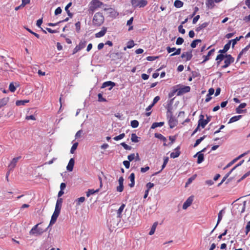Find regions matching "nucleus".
Masks as SVG:
<instances>
[{"mask_svg":"<svg viewBox=\"0 0 250 250\" xmlns=\"http://www.w3.org/2000/svg\"><path fill=\"white\" fill-rule=\"evenodd\" d=\"M62 203V199L61 198H58L56 204L54 212L51 217V219L50 222V225L54 224L56 221L60 213Z\"/></svg>","mask_w":250,"mask_h":250,"instance_id":"f257e3e1","label":"nucleus"},{"mask_svg":"<svg viewBox=\"0 0 250 250\" xmlns=\"http://www.w3.org/2000/svg\"><path fill=\"white\" fill-rule=\"evenodd\" d=\"M104 21V18L103 14L100 12H97L93 16L92 24L95 27L101 26Z\"/></svg>","mask_w":250,"mask_h":250,"instance_id":"f03ea898","label":"nucleus"},{"mask_svg":"<svg viewBox=\"0 0 250 250\" xmlns=\"http://www.w3.org/2000/svg\"><path fill=\"white\" fill-rule=\"evenodd\" d=\"M204 118L205 116L204 115L200 114L199 115L197 127L194 130L192 135L194 134L198 131V130L199 129L200 127H201L202 128H204L208 124V121H206Z\"/></svg>","mask_w":250,"mask_h":250,"instance_id":"7ed1b4c3","label":"nucleus"},{"mask_svg":"<svg viewBox=\"0 0 250 250\" xmlns=\"http://www.w3.org/2000/svg\"><path fill=\"white\" fill-rule=\"evenodd\" d=\"M130 2L134 8H143L148 3L146 0H131Z\"/></svg>","mask_w":250,"mask_h":250,"instance_id":"20e7f679","label":"nucleus"},{"mask_svg":"<svg viewBox=\"0 0 250 250\" xmlns=\"http://www.w3.org/2000/svg\"><path fill=\"white\" fill-rule=\"evenodd\" d=\"M103 5L104 3L102 1L97 0H92L89 3V10L93 12L97 8H100Z\"/></svg>","mask_w":250,"mask_h":250,"instance_id":"39448f33","label":"nucleus"},{"mask_svg":"<svg viewBox=\"0 0 250 250\" xmlns=\"http://www.w3.org/2000/svg\"><path fill=\"white\" fill-rule=\"evenodd\" d=\"M40 224L41 223H39L36 225L32 228V229L29 231L30 235L39 236L43 233L44 230L42 229L39 227V226Z\"/></svg>","mask_w":250,"mask_h":250,"instance_id":"423d86ee","label":"nucleus"},{"mask_svg":"<svg viewBox=\"0 0 250 250\" xmlns=\"http://www.w3.org/2000/svg\"><path fill=\"white\" fill-rule=\"evenodd\" d=\"M167 117L168 118V125L170 128H173L177 124V121L172 116V112L170 110L167 111Z\"/></svg>","mask_w":250,"mask_h":250,"instance_id":"0eeeda50","label":"nucleus"},{"mask_svg":"<svg viewBox=\"0 0 250 250\" xmlns=\"http://www.w3.org/2000/svg\"><path fill=\"white\" fill-rule=\"evenodd\" d=\"M21 158V157H18L14 158L10 162V164H9L8 166V171L6 174V177L7 178L10 171L13 170L14 168L15 167L18 161V160Z\"/></svg>","mask_w":250,"mask_h":250,"instance_id":"6e6552de","label":"nucleus"},{"mask_svg":"<svg viewBox=\"0 0 250 250\" xmlns=\"http://www.w3.org/2000/svg\"><path fill=\"white\" fill-rule=\"evenodd\" d=\"M234 61V58L231 56V55H225V59L224 61V65L221 66L222 69L226 68L229 67L230 64L233 63Z\"/></svg>","mask_w":250,"mask_h":250,"instance_id":"1a4fd4ad","label":"nucleus"},{"mask_svg":"<svg viewBox=\"0 0 250 250\" xmlns=\"http://www.w3.org/2000/svg\"><path fill=\"white\" fill-rule=\"evenodd\" d=\"M104 10L106 12V14L107 15L108 17L110 18H115L119 15L118 12L114 8L111 7L104 8Z\"/></svg>","mask_w":250,"mask_h":250,"instance_id":"9d476101","label":"nucleus"},{"mask_svg":"<svg viewBox=\"0 0 250 250\" xmlns=\"http://www.w3.org/2000/svg\"><path fill=\"white\" fill-rule=\"evenodd\" d=\"M178 90L177 95L180 96L190 91V87L189 86H182Z\"/></svg>","mask_w":250,"mask_h":250,"instance_id":"9b49d317","label":"nucleus"},{"mask_svg":"<svg viewBox=\"0 0 250 250\" xmlns=\"http://www.w3.org/2000/svg\"><path fill=\"white\" fill-rule=\"evenodd\" d=\"M86 41H81L79 42V44L78 45H77L74 49L73 51V54H74L76 53L77 52H78V51H79L80 50H81V49L84 48L86 45Z\"/></svg>","mask_w":250,"mask_h":250,"instance_id":"f8f14e48","label":"nucleus"},{"mask_svg":"<svg viewBox=\"0 0 250 250\" xmlns=\"http://www.w3.org/2000/svg\"><path fill=\"white\" fill-rule=\"evenodd\" d=\"M193 199L194 197L193 196L189 197L184 203L183 205V208L184 209H186L188 207H189L191 205Z\"/></svg>","mask_w":250,"mask_h":250,"instance_id":"ddd939ff","label":"nucleus"},{"mask_svg":"<svg viewBox=\"0 0 250 250\" xmlns=\"http://www.w3.org/2000/svg\"><path fill=\"white\" fill-rule=\"evenodd\" d=\"M192 57V54L191 51L183 52L181 55V58L184 59V61H188L191 59Z\"/></svg>","mask_w":250,"mask_h":250,"instance_id":"4468645a","label":"nucleus"},{"mask_svg":"<svg viewBox=\"0 0 250 250\" xmlns=\"http://www.w3.org/2000/svg\"><path fill=\"white\" fill-rule=\"evenodd\" d=\"M205 150V148L203 149L201 152H198L196 154L194 155V157H196L197 155H198V159L197 163L198 164H201L202 163L204 160V154L203 153H201V152L204 151Z\"/></svg>","mask_w":250,"mask_h":250,"instance_id":"2eb2a0df","label":"nucleus"},{"mask_svg":"<svg viewBox=\"0 0 250 250\" xmlns=\"http://www.w3.org/2000/svg\"><path fill=\"white\" fill-rule=\"evenodd\" d=\"M231 42V41H229V42L225 45L223 49L219 50L218 52L222 54L226 53L230 48Z\"/></svg>","mask_w":250,"mask_h":250,"instance_id":"dca6fc26","label":"nucleus"},{"mask_svg":"<svg viewBox=\"0 0 250 250\" xmlns=\"http://www.w3.org/2000/svg\"><path fill=\"white\" fill-rule=\"evenodd\" d=\"M107 28L105 27H103L100 32L95 34V37L96 38H101L105 34Z\"/></svg>","mask_w":250,"mask_h":250,"instance_id":"f3484780","label":"nucleus"},{"mask_svg":"<svg viewBox=\"0 0 250 250\" xmlns=\"http://www.w3.org/2000/svg\"><path fill=\"white\" fill-rule=\"evenodd\" d=\"M74 163L75 161L74 159L71 158L66 167L67 170H68L69 171H72L73 170Z\"/></svg>","mask_w":250,"mask_h":250,"instance_id":"a211bd4d","label":"nucleus"},{"mask_svg":"<svg viewBox=\"0 0 250 250\" xmlns=\"http://www.w3.org/2000/svg\"><path fill=\"white\" fill-rule=\"evenodd\" d=\"M246 105L247 104L246 103H241L239 105V106L237 108H236V113H243L244 112H245L246 111V110H242V109L245 107Z\"/></svg>","mask_w":250,"mask_h":250,"instance_id":"6ab92c4d","label":"nucleus"},{"mask_svg":"<svg viewBox=\"0 0 250 250\" xmlns=\"http://www.w3.org/2000/svg\"><path fill=\"white\" fill-rule=\"evenodd\" d=\"M180 147L178 146L175 149V152H173L170 154V157L172 158H175L178 157L180 154V151H179Z\"/></svg>","mask_w":250,"mask_h":250,"instance_id":"aec40b11","label":"nucleus"},{"mask_svg":"<svg viewBox=\"0 0 250 250\" xmlns=\"http://www.w3.org/2000/svg\"><path fill=\"white\" fill-rule=\"evenodd\" d=\"M215 51V49H212L210 50L206 56H204L203 58H204V60L202 62V63L206 62L209 59L210 56L212 55Z\"/></svg>","mask_w":250,"mask_h":250,"instance_id":"412c9836","label":"nucleus"},{"mask_svg":"<svg viewBox=\"0 0 250 250\" xmlns=\"http://www.w3.org/2000/svg\"><path fill=\"white\" fill-rule=\"evenodd\" d=\"M109 86H111V87L109 88V90H111L113 87L115 86V83L111 81H107L103 83L102 87L104 88Z\"/></svg>","mask_w":250,"mask_h":250,"instance_id":"4be33fe9","label":"nucleus"},{"mask_svg":"<svg viewBox=\"0 0 250 250\" xmlns=\"http://www.w3.org/2000/svg\"><path fill=\"white\" fill-rule=\"evenodd\" d=\"M155 137L160 140H163L164 142V146H166L167 144L166 142L167 140V138L160 133H155Z\"/></svg>","mask_w":250,"mask_h":250,"instance_id":"5701e85b","label":"nucleus"},{"mask_svg":"<svg viewBox=\"0 0 250 250\" xmlns=\"http://www.w3.org/2000/svg\"><path fill=\"white\" fill-rule=\"evenodd\" d=\"M129 179L131 182V183L129 184V186L131 188L133 187L135 185V174L134 173H131L129 176Z\"/></svg>","mask_w":250,"mask_h":250,"instance_id":"b1692460","label":"nucleus"},{"mask_svg":"<svg viewBox=\"0 0 250 250\" xmlns=\"http://www.w3.org/2000/svg\"><path fill=\"white\" fill-rule=\"evenodd\" d=\"M16 86L14 85V83H11L9 86V89L12 92H14L16 89V87L19 86V84L15 83Z\"/></svg>","mask_w":250,"mask_h":250,"instance_id":"393cba45","label":"nucleus"},{"mask_svg":"<svg viewBox=\"0 0 250 250\" xmlns=\"http://www.w3.org/2000/svg\"><path fill=\"white\" fill-rule=\"evenodd\" d=\"M225 58V55H223L222 53H220V54L218 55L216 58V61H217V65H219L221 62Z\"/></svg>","mask_w":250,"mask_h":250,"instance_id":"a878e982","label":"nucleus"},{"mask_svg":"<svg viewBox=\"0 0 250 250\" xmlns=\"http://www.w3.org/2000/svg\"><path fill=\"white\" fill-rule=\"evenodd\" d=\"M208 25V22H205L203 23L202 24L199 25L198 27H197L196 29V31L197 32H199L201 30L207 27Z\"/></svg>","mask_w":250,"mask_h":250,"instance_id":"bb28decb","label":"nucleus"},{"mask_svg":"<svg viewBox=\"0 0 250 250\" xmlns=\"http://www.w3.org/2000/svg\"><path fill=\"white\" fill-rule=\"evenodd\" d=\"M9 101V98L6 97L0 99V108L5 105Z\"/></svg>","mask_w":250,"mask_h":250,"instance_id":"cd10ccee","label":"nucleus"},{"mask_svg":"<svg viewBox=\"0 0 250 250\" xmlns=\"http://www.w3.org/2000/svg\"><path fill=\"white\" fill-rule=\"evenodd\" d=\"M206 5L208 8L212 9L214 6V3L213 0H207Z\"/></svg>","mask_w":250,"mask_h":250,"instance_id":"c85d7f7f","label":"nucleus"},{"mask_svg":"<svg viewBox=\"0 0 250 250\" xmlns=\"http://www.w3.org/2000/svg\"><path fill=\"white\" fill-rule=\"evenodd\" d=\"M241 117H242L241 115H238V116H233V117H231L229 119V122L228 123L229 124H230V123L235 122L236 121H237L239 120H240L241 118Z\"/></svg>","mask_w":250,"mask_h":250,"instance_id":"c756f323","label":"nucleus"},{"mask_svg":"<svg viewBox=\"0 0 250 250\" xmlns=\"http://www.w3.org/2000/svg\"><path fill=\"white\" fill-rule=\"evenodd\" d=\"M184 3L179 0H176L174 1V5L176 8H181L183 6Z\"/></svg>","mask_w":250,"mask_h":250,"instance_id":"7c9ffc66","label":"nucleus"},{"mask_svg":"<svg viewBox=\"0 0 250 250\" xmlns=\"http://www.w3.org/2000/svg\"><path fill=\"white\" fill-rule=\"evenodd\" d=\"M157 225H158V223L157 222H155L153 224V225H152V227L151 228L150 231L149 232V234L150 235H152V234H153L154 233Z\"/></svg>","mask_w":250,"mask_h":250,"instance_id":"2f4dec72","label":"nucleus"},{"mask_svg":"<svg viewBox=\"0 0 250 250\" xmlns=\"http://www.w3.org/2000/svg\"><path fill=\"white\" fill-rule=\"evenodd\" d=\"M164 125V122H155L153 123V124L151 125V128H155L159 126H162Z\"/></svg>","mask_w":250,"mask_h":250,"instance_id":"473e14b6","label":"nucleus"},{"mask_svg":"<svg viewBox=\"0 0 250 250\" xmlns=\"http://www.w3.org/2000/svg\"><path fill=\"white\" fill-rule=\"evenodd\" d=\"M99 191V189L94 190L92 189H89L86 192V196L89 197L91 195L94 194L95 193L98 192Z\"/></svg>","mask_w":250,"mask_h":250,"instance_id":"72a5a7b5","label":"nucleus"},{"mask_svg":"<svg viewBox=\"0 0 250 250\" xmlns=\"http://www.w3.org/2000/svg\"><path fill=\"white\" fill-rule=\"evenodd\" d=\"M134 46V42L133 41H130L127 42L126 47H124V50H125L126 48H131Z\"/></svg>","mask_w":250,"mask_h":250,"instance_id":"f704fd0d","label":"nucleus"},{"mask_svg":"<svg viewBox=\"0 0 250 250\" xmlns=\"http://www.w3.org/2000/svg\"><path fill=\"white\" fill-rule=\"evenodd\" d=\"M131 140L134 143H138L139 142L138 137L135 133L131 134Z\"/></svg>","mask_w":250,"mask_h":250,"instance_id":"c9c22d12","label":"nucleus"},{"mask_svg":"<svg viewBox=\"0 0 250 250\" xmlns=\"http://www.w3.org/2000/svg\"><path fill=\"white\" fill-rule=\"evenodd\" d=\"M250 47V44H248L244 49H243L239 53L238 58H240L243 53H246L249 49Z\"/></svg>","mask_w":250,"mask_h":250,"instance_id":"e433bc0d","label":"nucleus"},{"mask_svg":"<svg viewBox=\"0 0 250 250\" xmlns=\"http://www.w3.org/2000/svg\"><path fill=\"white\" fill-rule=\"evenodd\" d=\"M222 212H223V210H221L219 211V213H218V220H217V224L216 225V226L214 228H215L218 225V224L219 223V222L221 221L222 219ZM214 229L212 232L213 231V230L214 229Z\"/></svg>","mask_w":250,"mask_h":250,"instance_id":"4c0bfd02","label":"nucleus"},{"mask_svg":"<svg viewBox=\"0 0 250 250\" xmlns=\"http://www.w3.org/2000/svg\"><path fill=\"white\" fill-rule=\"evenodd\" d=\"M125 204H123L118 209V210H117V214H118V216L119 217H120L121 216V215L125 207Z\"/></svg>","mask_w":250,"mask_h":250,"instance_id":"58836bf2","label":"nucleus"},{"mask_svg":"<svg viewBox=\"0 0 250 250\" xmlns=\"http://www.w3.org/2000/svg\"><path fill=\"white\" fill-rule=\"evenodd\" d=\"M243 38V37L242 36H241L240 37H236L235 39L233 40H231L232 42V47H234V45L236 44L237 42L240 41V40Z\"/></svg>","mask_w":250,"mask_h":250,"instance_id":"ea45409f","label":"nucleus"},{"mask_svg":"<svg viewBox=\"0 0 250 250\" xmlns=\"http://www.w3.org/2000/svg\"><path fill=\"white\" fill-rule=\"evenodd\" d=\"M85 201V197H81L77 199L76 200V204L77 206L80 205V204L83 202H84Z\"/></svg>","mask_w":250,"mask_h":250,"instance_id":"a19ab883","label":"nucleus"},{"mask_svg":"<svg viewBox=\"0 0 250 250\" xmlns=\"http://www.w3.org/2000/svg\"><path fill=\"white\" fill-rule=\"evenodd\" d=\"M201 40L200 39H197L195 40H194L191 43L190 46L192 48H195L196 47L197 43L201 42Z\"/></svg>","mask_w":250,"mask_h":250,"instance_id":"79ce46f5","label":"nucleus"},{"mask_svg":"<svg viewBox=\"0 0 250 250\" xmlns=\"http://www.w3.org/2000/svg\"><path fill=\"white\" fill-rule=\"evenodd\" d=\"M206 137V136L204 135L203 136V137H201L200 138L197 139L196 141V142L194 144L193 146L194 147H196L198 145H199L200 143Z\"/></svg>","mask_w":250,"mask_h":250,"instance_id":"37998d69","label":"nucleus"},{"mask_svg":"<svg viewBox=\"0 0 250 250\" xmlns=\"http://www.w3.org/2000/svg\"><path fill=\"white\" fill-rule=\"evenodd\" d=\"M130 124L133 128H136L139 125V122L137 120H133L131 121Z\"/></svg>","mask_w":250,"mask_h":250,"instance_id":"c03bdc74","label":"nucleus"},{"mask_svg":"<svg viewBox=\"0 0 250 250\" xmlns=\"http://www.w3.org/2000/svg\"><path fill=\"white\" fill-rule=\"evenodd\" d=\"M125 136V134L124 133H123L122 134H120L119 135L113 138V139L115 141H118L119 140L122 139L124 138Z\"/></svg>","mask_w":250,"mask_h":250,"instance_id":"a18cd8bd","label":"nucleus"},{"mask_svg":"<svg viewBox=\"0 0 250 250\" xmlns=\"http://www.w3.org/2000/svg\"><path fill=\"white\" fill-rule=\"evenodd\" d=\"M178 92V90L177 89H173L172 91H171L169 93L168 95V98H171L172 97H173L175 95L176 92Z\"/></svg>","mask_w":250,"mask_h":250,"instance_id":"49530a36","label":"nucleus"},{"mask_svg":"<svg viewBox=\"0 0 250 250\" xmlns=\"http://www.w3.org/2000/svg\"><path fill=\"white\" fill-rule=\"evenodd\" d=\"M121 145L126 150H131V147L130 146H129L127 144H126L125 143L123 142L121 144Z\"/></svg>","mask_w":250,"mask_h":250,"instance_id":"de8ad7c7","label":"nucleus"},{"mask_svg":"<svg viewBox=\"0 0 250 250\" xmlns=\"http://www.w3.org/2000/svg\"><path fill=\"white\" fill-rule=\"evenodd\" d=\"M184 39L182 38L179 37L176 41V44L177 45H181L184 42Z\"/></svg>","mask_w":250,"mask_h":250,"instance_id":"09e8293b","label":"nucleus"},{"mask_svg":"<svg viewBox=\"0 0 250 250\" xmlns=\"http://www.w3.org/2000/svg\"><path fill=\"white\" fill-rule=\"evenodd\" d=\"M78 143H75V144H74L71 147V150H70V152L71 153H74V151L76 149V148L78 146Z\"/></svg>","mask_w":250,"mask_h":250,"instance_id":"8fccbe9b","label":"nucleus"},{"mask_svg":"<svg viewBox=\"0 0 250 250\" xmlns=\"http://www.w3.org/2000/svg\"><path fill=\"white\" fill-rule=\"evenodd\" d=\"M232 172V171L230 170L229 172L226 176L223 178L221 182L218 184V186H220L225 181V180L229 176V175L230 174V173Z\"/></svg>","mask_w":250,"mask_h":250,"instance_id":"3c124183","label":"nucleus"},{"mask_svg":"<svg viewBox=\"0 0 250 250\" xmlns=\"http://www.w3.org/2000/svg\"><path fill=\"white\" fill-rule=\"evenodd\" d=\"M250 231V221L247 223V224L246 227V234L247 235L248 233Z\"/></svg>","mask_w":250,"mask_h":250,"instance_id":"603ef678","label":"nucleus"},{"mask_svg":"<svg viewBox=\"0 0 250 250\" xmlns=\"http://www.w3.org/2000/svg\"><path fill=\"white\" fill-rule=\"evenodd\" d=\"M76 30L77 32H79L81 29V22L78 21L75 23Z\"/></svg>","mask_w":250,"mask_h":250,"instance_id":"864d4df0","label":"nucleus"},{"mask_svg":"<svg viewBox=\"0 0 250 250\" xmlns=\"http://www.w3.org/2000/svg\"><path fill=\"white\" fill-rule=\"evenodd\" d=\"M98 101L99 102H105L106 100L105 98L103 97L102 94L99 93L98 95Z\"/></svg>","mask_w":250,"mask_h":250,"instance_id":"5fc2aeb1","label":"nucleus"},{"mask_svg":"<svg viewBox=\"0 0 250 250\" xmlns=\"http://www.w3.org/2000/svg\"><path fill=\"white\" fill-rule=\"evenodd\" d=\"M176 51L170 55V56H174L180 54L181 52V48L176 49Z\"/></svg>","mask_w":250,"mask_h":250,"instance_id":"6e6d98bb","label":"nucleus"},{"mask_svg":"<svg viewBox=\"0 0 250 250\" xmlns=\"http://www.w3.org/2000/svg\"><path fill=\"white\" fill-rule=\"evenodd\" d=\"M28 102V101H17L16 102L17 105H23L25 103Z\"/></svg>","mask_w":250,"mask_h":250,"instance_id":"4d7b16f0","label":"nucleus"},{"mask_svg":"<svg viewBox=\"0 0 250 250\" xmlns=\"http://www.w3.org/2000/svg\"><path fill=\"white\" fill-rule=\"evenodd\" d=\"M135 157V154L132 153L127 156V159H128V161L130 162V161H132V160H133L134 159Z\"/></svg>","mask_w":250,"mask_h":250,"instance_id":"13d9d810","label":"nucleus"},{"mask_svg":"<svg viewBox=\"0 0 250 250\" xmlns=\"http://www.w3.org/2000/svg\"><path fill=\"white\" fill-rule=\"evenodd\" d=\"M178 31L181 34H184L185 33V30L183 28L182 25H180L178 26Z\"/></svg>","mask_w":250,"mask_h":250,"instance_id":"bf43d9fd","label":"nucleus"},{"mask_svg":"<svg viewBox=\"0 0 250 250\" xmlns=\"http://www.w3.org/2000/svg\"><path fill=\"white\" fill-rule=\"evenodd\" d=\"M237 159L235 158L232 161L229 162L224 168V169H226L229 167H230L234 163H235L236 161H237Z\"/></svg>","mask_w":250,"mask_h":250,"instance_id":"052dcab7","label":"nucleus"},{"mask_svg":"<svg viewBox=\"0 0 250 250\" xmlns=\"http://www.w3.org/2000/svg\"><path fill=\"white\" fill-rule=\"evenodd\" d=\"M26 30L29 32L30 33L32 34L33 35H34L35 37H36L37 38H40V36L39 34H38L37 33H35V32H33L31 29L27 28H26Z\"/></svg>","mask_w":250,"mask_h":250,"instance_id":"680f3d73","label":"nucleus"},{"mask_svg":"<svg viewBox=\"0 0 250 250\" xmlns=\"http://www.w3.org/2000/svg\"><path fill=\"white\" fill-rule=\"evenodd\" d=\"M62 10L60 7H57L55 11V14L57 15L61 13Z\"/></svg>","mask_w":250,"mask_h":250,"instance_id":"e2e57ef3","label":"nucleus"},{"mask_svg":"<svg viewBox=\"0 0 250 250\" xmlns=\"http://www.w3.org/2000/svg\"><path fill=\"white\" fill-rule=\"evenodd\" d=\"M123 164L126 168H129L130 167V162L129 161H124Z\"/></svg>","mask_w":250,"mask_h":250,"instance_id":"0e129e2a","label":"nucleus"},{"mask_svg":"<svg viewBox=\"0 0 250 250\" xmlns=\"http://www.w3.org/2000/svg\"><path fill=\"white\" fill-rule=\"evenodd\" d=\"M124 190V185H119V186L117 187V190L119 192H122Z\"/></svg>","mask_w":250,"mask_h":250,"instance_id":"69168bd1","label":"nucleus"},{"mask_svg":"<svg viewBox=\"0 0 250 250\" xmlns=\"http://www.w3.org/2000/svg\"><path fill=\"white\" fill-rule=\"evenodd\" d=\"M154 187V184L153 183H151L150 182H149L147 184H146V188H147V189L149 190L150 188H153Z\"/></svg>","mask_w":250,"mask_h":250,"instance_id":"338daca9","label":"nucleus"},{"mask_svg":"<svg viewBox=\"0 0 250 250\" xmlns=\"http://www.w3.org/2000/svg\"><path fill=\"white\" fill-rule=\"evenodd\" d=\"M176 50V48L175 47L171 48L169 46H168L167 47V50L168 53H170Z\"/></svg>","mask_w":250,"mask_h":250,"instance_id":"774afa93","label":"nucleus"}]
</instances>
